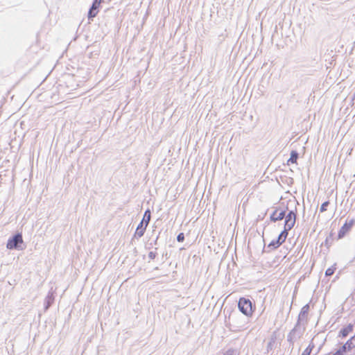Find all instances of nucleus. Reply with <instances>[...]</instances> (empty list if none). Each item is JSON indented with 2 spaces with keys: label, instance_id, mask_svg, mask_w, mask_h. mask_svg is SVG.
I'll return each mask as SVG.
<instances>
[{
  "label": "nucleus",
  "instance_id": "obj_1",
  "mask_svg": "<svg viewBox=\"0 0 355 355\" xmlns=\"http://www.w3.org/2000/svg\"><path fill=\"white\" fill-rule=\"evenodd\" d=\"M6 248L10 250H22V232H17L10 236L6 243Z\"/></svg>",
  "mask_w": 355,
  "mask_h": 355
},
{
  "label": "nucleus",
  "instance_id": "obj_2",
  "mask_svg": "<svg viewBox=\"0 0 355 355\" xmlns=\"http://www.w3.org/2000/svg\"><path fill=\"white\" fill-rule=\"evenodd\" d=\"M238 307L239 311L247 316L251 315L253 312L252 302L245 297H241L239 299Z\"/></svg>",
  "mask_w": 355,
  "mask_h": 355
},
{
  "label": "nucleus",
  "instance_id": "obj_3",
  "mask_svg": "<svg viewBox=\"0 0 355 355\" xmlns=\"http://www.w3.org/2000/svg\"><path fill=\"white\" fill-rule=\"evenodd\" d=\"M296 218V209L295 211H289L287 214H285L284 228L286 229L287 230H291V229H293L295 224Z\"/></svg>",
  "mask_w": 355,
  "mask_h": 355
},
{
  "label": "nucleus",
  "instance_id": "obj_4",
  "mask_svg": "<svg viewBox=\"0 0 355 355\" xmlns=\"http://www.w3.org/2000/svg\"><path fill=\"white\" fill-rule=\"evenodd\" d=\"M302 333L303 331L300 330V327L295 326L294 328L288 334L287 340L292 346H293L295 340L297 338H300L302 336Z\"/></svg>",
  "mask_w": 355,
  "mask_h": 355
},
{
  "label": "nucleus",
  "instance_id": "obj_5",
  "mask_svg": "<svg viewBox=\"0 0 355 355\" xmlns=\"http://www.w3.org/2000/svg\"><path fill=\"white\" fill-rule=\"evenodd\" d=\"M355 347V335L351 337L336 352L339 353L340 355H345L347 352L350 351Z\"/></svg>",
  "mask_w": 355,
  "mask_h": 355
},
{
  "label": "nucleus",
  "instance_id": "obj_6",
  "mask_svg": "<svg viewBox=\"0 0 355 355\" xmlns=\"http://www.w3.org/2000/svg\"><path fill=\"white\" fill-rule=\"evenodd\" d=\"M354 223L355 220L354 218L349 220V221L346 220L345 224L341 227L338 232V239L343 238L346 235V234L351 230Z\"/></svg>",
  "mask_w": 355,
  "mask_h": 355
},
{
  "label": "nucleus",
  "instance_id": "obj_7",
  "mask_svg": "<svg viewBox=\"0 0 355 355\" xmlns=\"http://www.w3.org/2000/svg\"><path fill=\"white\" fill-rule=\"evenodd\" d=\"M102 1L103 0H93L92 4L88 11L87 17L89 19H92L96 16L98 12L100 4Z\"/></svg>",
  "mask_w": 355,
  "mask_h": 355
},
{
  "label": "nucleus",
  "instance_id": "obj_8",
  "mask_svg": "<svg viewBox=\"0 0 355 355\" xmlns=\"http://www.w3.org/2000/svg\"><path fill=\"white\" fill-rule=\"evenodd\" d=\"M279 207H276L275 209L271 214L270 219L272 222L275 223L279 220H282L283 218H284L286 210H281L279 212Z\"/></svg>",
  "mask_w": 355,
  "mask_h": 355
},
{
  "label": "nucleus",
  "instance_id": "obj_9",
  "mask_svg": "<svg viewBox=\"0 0 355 355\" xmlns=\"http://www.w3.org/2000/svg\"><path fill=\"white\" fill-rule=\"evenodd\" d=\"M309 309H310V306H309V304H305L302 308V309L299 313L297 322L295 326L299 327V326L300 325V323L302 322H303L304 320H306Z\"/></svg>",
  "mask_w": 355,
  "mask_h": 355
},
{
  "label": "nucleus",
  "instance_id": "obj_10",
  "mask_svg": "<svg viewBox=\"0 0 355 355\" xmlns=\"http://www.w3.org/2000/svg\"><path fill=\"white\" fill-rule=\"evenodd\" d=\"M147 226L146 224L143 223V221H141L137 227L136 231L135 232V237L141 238L144 236Z\"/></svg>",
  "mask_w": 355,
  "mask_h": 355
},
{
  "label": "nucleus",
  "instance_id": "obj_11",
  "mask_svg": "<svg viewBox=\"0 0 355 355\" xmlns=\"http://www.w3.org/2000/svg\"><path fill=\"white\" fill-rule=\"evenodd\" d=\"M354 325L352 324H349L347 326L342 328L339 332V336L342 338H345L348 336V334L353 331Z\"/></svg>",
  "mask_w": 355,
  "mask_h": 355
},
{
  "label": "nucleus",
  "instance_id": "obj_12",
  "mask_svg": "<svg viewBox=\"0 0 355 355\" xmlns=\"http://www.w3.org/2000/svg\"><path fill=\"white\" fill-rule=\"evenodd\" d=\"M281 245L280 244V242H279L278 241H277L276 239L275 240H272L267 246V249L268 250H266V247L264 246L263 248V252H269L271 250H275L277 249V248H279V246Z\"/></svg>",
  "mask_w": 355,
  "mask_h": 355
},
{
  "label": "nucleus",
  "instance_id": "obj_13",
  "mask_svg": "<svg viewBox=\"0 0 355 355\" xmlns=\"http://www.w3.org/2000/svg\"><path fill=\"white\" fill-rule=\"evenodd\" d=\"M54 296L53 293H49L44 300V309L47 310L53 303Z\"/></svg>",
  "mask_w": 355,
  "mask_h": 355
},
{
  "label": "nucleus",
  "instance_id": "obj_14",
  "mask_svg": "<svg viewBox=\"0 0 355 355\" xmlns=\"http://www.w3.org/2000/svg\"><path fill=\"white\" fill-rule=\"evenodd\" d=\"M289 231L290 230H287L286 229L284 228V230L282 231V232L279 234V236H278V237H277V239L276 240L278 241L279 242H280L281 245L286 239Z\"/></svg>",
  "mask_w": 355,
  "mask_h": 355
},
{
  "label": "nucleus",
  "instance_id": "obj_15",
  "mask_svg": "<svg viewBox=\"0 0 355 355\" xmlns=\"http://www.w3.org/2000/svg\"><path fill=\"white\" fill-rule=\"evenodd\" d=\"M151 218V212L149 209H147L144 214V217L141 221H143V223L146 224V226H148Z\"/></svg>",
  "mask_w": 355,
  "mask_h": 355
},
{
  "label": "nucleus",
  "instance_id": "obj_16",
  "mask_svg": "<svg viewBox=\"0 0 355 355\" xmlns=\"http://www.w3.org/2000/svg\"><path fill=\"white\" fill-rule=\"evenodd\" d=\"M298 157H299L298 153L295 150H292L291 153V157L288 160V163H289V162L296 163L297 159H298Z\"/></svg>",
  "mask_w": 355,
  "mask_h": 355
},
{
  "label": "nucleus",
  "instance_id": "obj_17",
  "mask_svg": "<svg viewBox=\"0 0 355 355\" xmlns=\"http://www.w3.org/2000/svg\"><path fill=\"white\" fill-rule=\"evenodd\" d=\"M275 340H276V336H273L271 337L270 341L268 342V343L267 345V347H266V349H267L268 352L271 351L273 349L274 344L275 343Z\"/></svg>",
  "mask_w": 355,
  "mask_h": 355
},
{
  "label": "nucleus",
  "instance_id": "obj_18",
  "mask_svg": "<svg viewBox=\"0 0 355 355\" xmlns=\"http://www.w3.org/2000/svg\"><path fill=\"white\" fill-rule=\"evenodd\" d=\"M314 347V345H311L310 344L305 349L304 351L302 352V354L301 355H310V354L311 353V351L313 349V348Z\"/></svg>",
  "mask_w": 355,
  "mask_h": 355
},
{
  "label": "nucleus",
  "instance_id": "obj_19",
  "mask_svg": "<svg viewBox=\"0 0 355 355\" xmlns=\"http://www.w3.org/2000/svg\"><path fill=\"white\" fill-rule=\"evenodd\" d=\"M335 270H336V268L333 267V266L328 268L325 271V276L326 277L331 276L334 273Z\"/></svg>",
  "mask_w": 355,
  "mask_h": 355
},
{
  "label": "nucleus",
  "instance_id": "obj_20",
  "mask_svg": "<svg viewBox=\"0 0 355 355\" xmlns=\"http://www.w3.org/2000/svg\"><path fill=\"white\" fill-rule=\"evenodd\" d=\"M329 201L327 200V201L324 202L321 205V207L320 209V212H324V211H327V207L329 206Z\"/></svg>",
  "mask_w": 355,
  "mask_h": 355
},
{
  "label": "nucleus",
  "instance_id": "obj_21",
  "mask_svg": "<svg viewBox=\"0 0 355 355\" xmlns=\"http://www.w3.org/2000/svg\"><path fill=\"white\" fill-rule=\"evenodd\" d=\"M177 241L178 242H183L184 241V234L182 232H180L177 236Z\"/></svg>",
  "mask_w": 355,
  "mask_h": 355
},
{
  "label": "nucleus",
  "instance_id": "obj_22",
  "mask_svg": "<svg viewBox=\"0 0 355 355\" xmlns=\"http://www.w3.org/2000/svg\"><path fill=\"white\" fill-rule=\"evenodd\" d=\"M236 351L233 349H230L225 352L224 355H236Z\"/></svg>",
  "mask_w": 355,
  "mask_h": 355
},
{
  "label": "nucleus",
  "instance_id": "obj_23",
  "mask_svg": "<svg viewBox=\"0 0 355 355\" xmlns=\"http://www.w3.org/2000/svg\"><path fill=\"white\" fill-rule=\"evenodd\" d=\"M333 241V234H330L329 236L327 237L325 240V243L327 245H328L329 243H331Z\"/></svg>",
  "mask_w": 355,
  "mask_h": 355
},
{
  "label": "nucleus",
  "instance_id": "obj_24",
  "mask_svg": "<svg viewBox=\"0 0 355 355\" xmlns=\"http://www.w3.org/2000/svg\"><path fill=\"white\" fill-rule=\"evenodd\" d=\"M156 256H157V252H155L150 251V252L148 253V257H149L150 259H155Z\"/></svg>",
  "mask_w": 355,
  "mask_h": 355
},
{
  "label": "nucleus",
  "instance_id": "obj_25",
  "mask_svg": "<svg viewBox=\"0 0 355 355\" xmlns=\"http://www.w3.org/2000/svg\"><path fill=\"white\" fill-rule=\"evenodd\" d=\"M18 125H19L20 128H22V121L18 122Z\"/></svg>",
  "mask_w": 355,
  "mask_h": 355
},
{
  "label": "nucleus",
  "instance_id": "obj_26",
  "mask_svg": "<svg viewBox=\"0 0 355 355\" xmlns=\"http://www.w3.org/2000/svg\"><path fill=\"white\" fill-rule=\"evenodd\" d=\"M157 239H158V236L156 238L155 241H154L155 244H157Z\"/></svg>",
  "mask_w": 355,
  "mask_h": 355
},
{
  "label": "nucleus",
  "instance_id": "obj_27",
  "mask_svg": "<svg viewBox=\"0 0 355 355\" xmlns=\"http://www.w3.org/2000/svg\"><path fill=\"white\" fill-rule=\"evenodd\" d=\"M333 355H340V352L338 353V352H336L334 354H333Z\"/></svg>",
  "mask_w": 355,
  "mask_h": 355
}]
</instances>
